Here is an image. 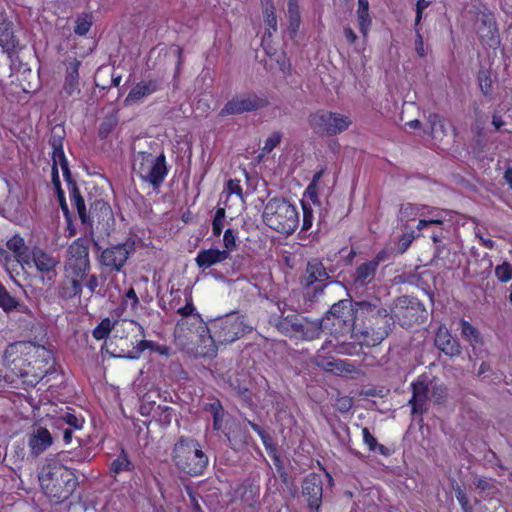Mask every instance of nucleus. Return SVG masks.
Listing matches in <instances>:
<instances>
[{
	"label": "nucleus",
	"mask_w": 512,
	"mask_h": 512,
	"mask_svg": "<svg viewBox=\"0 0 512 512\" xmlns=\"http://www.w3.org/2000/svg\"><path fill=\"white\" fill-rule=\"evenodd\" d=\"M478 81L482 93L487 96L492 90V80L487 71H480L478 74Z\"/></svg>",
	"instance_id": "55"
},
{
	"label": "nucleus",
	"mask_w": 512,
	"mask_h": 512,
	"mask_svg": "<svg viewBox=\"0 0 512 512\" xmlns=\"http://www.w3.org/2000/svg\"><path fill=\"white\" fill-rule=\"evenodd\" d=\"M6 247L13 252L16 261L23 267L28 263V256L31 249L26 245L25 240L19 234L13 235L7 242Z\"/></svg>",
	"instance_id": "33"
},
{
	"label": "nucleus",
	"mask_w": 512,
	"mask_h": 512,
	"mask_svg": "<svg viewBox=\"0 0 512 512\" xmlns=\"http://www.w3.org/2000/svg\"><path fill=\"white\" fill-rule=\"evenodd\" d=\"M137 173L142 182L159 189L169 173L165 154L161 152L154 157L151 153H141Z\"/></svg>",
	"instance_id": "12"
},
{
	"label": "nucleus",
	"mask_w": 512,
	"mask_h": 512,
	"mask_svg": "<svg viewBox=\"0 0 512 512\" xmlns=\"http://www.w3.org/2000/svg\"><path fill=\"white\" fill-rule=\"evenodd\" d=\"M88 223L93 225L97 224H109L110 221L114 220L113 211L110 204L104 199H95L90 202V208L87 211Z\"/></svg>",
	"instance_id": "24"
},
{
	"label": "nucleus",
	"mask_w": 512,
	"mask_h": 512,
	"mask_svg": "<svg viewBox=\"0 0 512 512\" xmlns=\"http://www.w3.org/2000/svg\"><path fill=\"white\" fill-rule=\"evenodd\" d=\"M117 118L113 116L105 117L100 123L98 135L101 139H106L117 125Z\"/></svg>",
	"instance_id": "47"
},
{
	"label": "nucleus",
	"mask_w": 512,
	"mask_h": 512,
	"mask_svg": "<svg viewBox=\"0 0 512 512\" xmlns=\"http://www.w3.org/2000/svg\"><path fill=\"white\" fill-rule=\"evenodd\" d=\"M0 47L10 61H13L21 50L19 39L14 32V25L6 18L0 19Z\"/></svg>",
	"instance_id": "20"
},
{
	"label": "nucleus",
	"mask_w": 512,
	"mask_h": 512,
	"mask_svg": "<svg viewBox=\"0 0 512 512\" xmlns=\"http://www.w3.org/2000/svg\"><path fill=\"white\" fill-rule=\"evenodd\" d=\"M289 30L296 33L301 24V15L298 0H288Z\"/></svg>",
	"instance_id": "42"
},
{
	"label": "nucleus",
	"mask_w": 512,
	"mask_h": 512,
	"mask_svg": "<svg viewBox=\"0 0 512 512\" xmlns=\"http://www.w3.org/2000/svg\"><path fill=\"white\" fill-rule=\"evenodd\" d=\"M328 279L329 275L322 261H320L317 258H314L308 261L301 283L305 287H310L317 282L324 283Z\"/></svg>",
	"instance_id": "26"
},
{
	"label": "nucleus",
	"mask_w": 512,
	"mask_h": 512,
	"mask_svg": "<svg viewBox=\"0 0 512 512\" xmlns=\"http://www.w3.org/2000/svg\"><path fill=\"white\" fill-rule=\"evenodd\" d=\"M203 410L212 416L213 431L222 434L233 448L247 443V431L240 429L239 423L224 409L218 398H210Z\"/></svg>",
	"instance_id": "7"
},
{
	"label": "nucleus",
	"mask_w": 512,
	"mask_h": 512,
	"mask_svg": "<svg viewBox=\"0 0 512 512\" xmlns=\"http://www.w3.org/2000/svg\"><path fill=\"white\" fill-rule=\"evenodd\" d=\"M264 23L267 28L262 37V45L272 37L273 33L277 31V16H276V7L273 0H260Z\"/></svg>",
	"instance_id": "30"
},
{
	"label": "nucleus",
	"mask_w": 512,
	"mask_h": 512,
	"mask_svg": "<svg viewBox=\"0 0 512 512\" xmlns=\"http://www.w3.org/2000/svg\"><path fill=\"white\" fill-rule=\"evenodd\" d=\"M161 89V81L158 79H146L136 83L129 91L126 102H137L144 97L152 95Z\"/></svg>",
	"instance_id": "29"
},
{
	"label": "nucleus",
	"mask_w": 512,
	"mask_h": 512,
	"mask_svg": "<svg viewBox=\"0 0 512 512\" xmlns=\"http://www.w3.org/2000/svg\"><path fill=\"white\" fill-rule=\"evenodd\" d=\"M57 200L59 202L60 208L64 214V217L66 218L67 222H71V214L68 208V204L65 199V194L62 189L56 190Z\"/></svg>",
	"instance_id": "59"
},
{
	"label": "nucleus",
	"mask_w": 512,
	"mask_h": 512,
	"mask_svg": "<svg viewBox=\"0 0 512 512\" xmlns=\"http://www.w3.org/2000/svg\"><path fill=\"white\" fill-rule=\"evenodd\" d=\"M134 469V463L123 448L119 455L111 462L109 467L110 472L115 476L122 472H133Z\"/></svg>",
	"instance_id": "37"
},
{
	"label": "nucleus",
	"mask_w": 512,
	"mask_h": 512,
	"mask_svg": "<svg viewBox=\"0 0 512 512\" xmlns=\"http://www.w3.org/2000/svg\"><path fill=\"white\" fill-rule=\"evenodd\" d=\"M457 501L459 502L462 512H473V506L470 504L468 495L461 486L456 485L453 487Z\"/></svg>",
	"instance_id": "48"
},
{
	"label": "nucleus",
	"mask_w": 512,
	"mask_h": 512,
	"mask_svg": "<svg viewBox=\"0 0 512 512\" xmlns=\"http://www.w3.org/2000/svg\"><path fill=\"white\" fill-rule=\"evenodd\" d=\"M302 496L311 512H320L323 497V480L315 472L306 475L302 481Z\"/></svg>",
	"instance_id": "19"
},
{
	"label": "nucleus",
	"mask_w": 512,
	"mask_h": 512,
	"mask_svg": "<svg viewBox=\"0 0 512 512\" xmlns=\"http://www.w3.org/2000/svg\"><path fill=\"white\" fill-rule=\"evenodd\" d=\"M359 31L364 40L368 38V33L372 25V18L369 13V1L358 0L356 10Z\"/></svg>",
	"instance_id": "34"
},
{
	"label": "nucleus",
	"mask_w": 512,
	"mask_h": 512,
	"mask_svg": "<svg viewBox=\"0 0 512 512\" xmlns=\"http://www.w3.org/2000/svg\"><path fill=\"white\" fill-rule=\"evenodd\" d=\"M412 397L409 400L412 414H422L428 400V382L425 376H419L411 383Z\"/></svg>",
	"instance_id": "23"
},
{
	"label": "nucleus",
	"mask_w": 512,
	"mask_h": 512,
	"mask_svg": "<svg viewBox=\"0 0 512 512\" xmlns=\"http://www.w3.org/2000/svg\"><path fill=\"white\" fill-rule=\"evenodd\" d=\"M13 457L15 458V461H23L25 458L31 459V457H28L24 441L14 443Z\"/></svg>",
	"instance_id": "57"
},
{
	"label": "nucleus",
	"mask_w": 512,
	"mask_h": 512,
	"mask_svg": "<svg viewBox=\"0 0 512 512\" xmlns=\"http://www.w3.org/2000/svg\"><path fill=\"white\" fill-rule=\"evenodd\" d=\"M443 210L438 208H429L427 213L422 212L420 215L425 216L424 218L418 221L416 228L418 230H422L430 225L434 226H443Z\"/></svg>",
	"instance_id": "38"
},
{
	"label": "nucleus",
	"mask_w": 512,
	"mask_h": 512,
	"mask_svg": "<svg viewBox=\"0 0 512 512\" xmlns=\"http://www.w3.org/2000/svg\"><path fill=\"white\" fill-rule=\"evenodd\" d=\"M83 286H86L91 294L97 292V288L99 287L98 277L95 274L87 273V277L84 280Z\"/></svg>",
	"instance_id": "61"
},
{
	"label": "nucleus",
	"mask_w": 512,
	"mask_h": 512,
	"mask_svg": "<svg viewBox=\"0 0 512 512\" xmlns=\"http://www.w3.org/2000/svg\"><path fill=\"white\" fill-rule=\"evenodd\" d=\"M135 249V242L132 239L104 249L100 255V263L110 271H120Z\"/></svg>",
	"instance_id": "18"
},
{
	"label": "nucleus",
	"mask_w": 512,
	"mask_h": 512,
	"mask_svg": "<svg viewBox=\"0 0 512 512\" xmlns=\"http://www.w3.org/2000/svg\"><path fill=\"white\" fill-rule=\"evenodd\" d=\"M329 313L339 326L343 325L353 327L355 308L352 309L351 305L347 301L341 300L333 304Z\"/></svg>",
	"instance_id": "32"
},
{
	"label": "nucleus",
	"mask_w": 512,
	"mask_h": 512,
	"mask_svg": "<svg viewBox=\"0 0 512 512\" xmlns=\"http://www.w3.org/2000/svg\"><path fill=\"white\" fill-rule=\"evenodd\" d=\"M207 330L214 345L213 352L216 353L218 346L230 344L251 333L252 327L245 322L244 317L234 313L210 321Z\"/></svg>",
	"instance_id": "8"
},
{
	"label": "nucleus",
	"mask_w": 512,
	"mask_h": 512,
	"mask_svg": "<svg viewBox=\"0 0 512 512\" xmlns=\"http://www.w3.org/2000/svg\"><path fill=\"white\" fill-rule=\"evenodd\" d=\"M232 196H236L239 202H244V193L241 186V180L229 179L225 185L222 193L220 194V204H225L226 207H231L229 200Z\"/></svg>",
	"instance_id": "35"
},
{
	"label": "nucleus",
	"mask_w": 512,
	"mask_h": 512,
	"mask_svg": "<svg viewBox=\"0 0 512 512\" xmlns=\"http://www.w3.org/2000/svg\"><path fill=\"white\" fill-rule=\"evenodd\" d=\"M54 422L66 427H71L75 430H81L85 420L81 415H77L75 411L72 410V412L66 411L65 413L61 414L55 419Z\"/></svg>",
	"instance_id": "40"
},
{
	"label": "nucleus",
	"mask_w": 512,
	"mask_h": 512,
	"mask_svg": "<svg viewBox=\"0 0 512 512\" xmlns=\"http://www.w3.org/2000/svg\"><path fill=\"white\" fill-rule=\"evenodd\" d=\"M139 305V298L136 294V291L133 287H130L126 293L124 294L121 303L114 310V315L116 317H122L124 311L128 306H130L131 310H136Z\"/></svg>",
	"instance_id": "39"
},
{
	"label": "nucleus",
	"mask_w": 512,
	"mask_h": 512,
	"mask_svg": "<svg viewBox=\"0 0 512 512\" xmlns=\"http://www.w3.org/2000/svg\"><path fill=\"white\" fill-rule=\"evenodd\" d=\"M276 327L282 334L300 340H313L320 334V326L300 314H288L278 321Z\"/></svg>",
	"instance_id": "13"
},
{
	"label": "nucleus",
	"mask_w": 512,
	"mask_h": 512,
	"mask_svg": "<svg viewBox=\"0 0 512 512\" xmlns=\"http://www.w3.org/2000/svg\"><path fill=\"white\" fill-rule=\"evenodd\" d=\"M393 324L398 323L403 328H411L424 322L426 309L422 302L415 297H398L390 309Z\"/></svg>",
	"instance_id": "10"
},
{
	"label": "nucleus",
	"mask_w": 512,
	"mask_h": 512,
	"mask_svg": "<svg viewBox=\"0 0 512 512\" xmlns=\"http://www.w3.org/2000/svg\"><path fill=\"white\" fill-rule=\"evenodd\" d=\"M263 222L272 230L292 235L299 226V212L295 204L284 197H272L264 206Z\"/></svg>",
	"instance_id": "6"
},
{
	"label": "nucleus",
	"mask_w": 512,
	"mask_h": 512,
	"mask_svg": "<svg viewBox=\"0 0 512 512\" xmlns=\"http://www.w3.org/2000/svg\"><path fill=\"white\" fill-rule=\"evenodd\" d=\"M427 121L431 130L432 137L436 138L440 135H445L444 120L439 114L430 113Z\"/></svg>",
	"instance_id": "46"
},
{
	"label": "nucleus",
	"mask_w": 512,
	"mask_h": 512,
	"mask_svg": "<svg viewBox=\"0 0 512 512\" xmlns=\"http://www.w3.org/2000/svg\"><path fill=\"white\" fill-rule=\"evenodd\" d=\"M143 338L144 331L142 334L135 332L131 336L129 343H125V345L121 344L120 352L114 356L120 358L137 359L146 349H149L151 352L165 357H169L171 355V348L169 346L160 345L154 341L145 340Z\"/></svg>",
	"instance_id": "15"
},
{
	"label": "nucleus",
	"mask_w": 512,
	"mask_h": 512,
	"mask_svg": "<svg viewBox=\"0 0 512 512\" xmlns=\"http://www.w3.org/2000/svg\"><path fill=\"white\" fill-rule=\"evenodd\" d=\"M415 239L414 231L403 234L398 241V249L400 253H404Z\"/></svg>",
	"instance_id": "60"
},
{
	"label": "nucleus",
	"mask_w": 512,
	"mask_h": 512,
	"mask_svg": "<svg viewBox=\"0 0 512 512\" xmlns=\"http://www.w3.org/2000/svg\"><path fill=\"white\" fill-rule=\"evenodd\" d=\"M461 335L471 345L481 344L482 337L479 330L474 327L469 321L462 319L460 321Z\"/></svg>",
	"instance_id": "41"
},
{
	"label": "nucleus",
	"mask_w": 512,
	"mask_h": 512,
	"mask_svg": "<svg viewBox=\"0 0 512 512\" xmlns=\"http://www.w3.org/2000/svg\"><path fill=\"white\" fill-rule=\"evenodd\" d=\"M282 139V134L280 132H273L265 141L264 146L262 147V154H269L272 150L277 147Z\"/></svg>",
	"instance_id": "53"
},
{
	"label": "nucleus",
	"mask_w": 512,
	"mask_h": 512,
	"mask_svg": "<svg viewBox=\"0 0 512 512\" xmlns=\"http://www.w3.org/2000/svg\"><path fill=\"white\" fill-rule=\"evenodd\" d=\"M7 368L23 383L35 387L48 374L54 372V355L52 350L32 341L10 343L4 351Z\"/></svg>",
	"instance_id": "1"
},
{
	"label": "nucleus",
	"mask_w": 512,
	"mask_h": 512,
	"mask_svg": "<svg viewBox=\"0 0 512 512\" xmlns=\"http://www.w3.org/2000/svg\"><path fill=\"white\" fill-rule=\"evenodd\" d=\"M80 66L81 62L76 58H73L66 64L63 92L67 97H71L75 94H80Z\"/></svg>",
	"instance_id": "25"
},
{
	"label": "nucleus",
	"mask_w": 512,
	"mask_h": 512,
	"mask_svg": "<svg viewBox=\"0 0 512 512\" xmlns=\"http://www.w3.org/2000/svg\"><path fill=\"white\" fill-rule=\"evenodd\" d=\"M362 436L363 443L368 447L369 451L375 452L377 449V439L367 427L362 428Z\"/></svg>",
	"instance_id": "56"
},
{
	"label": "nucleus",
	"mask_w": 512,
	"mask_h": 512,
	"mask_svg": "<svg viewBox=\"0 0 512 512\" xmlns=\"http://www.w3.org/2000/svg\"><path fill=\"white\" fill-rule=\"evenodd\" d=\"M63 139L64 136L57 134V129L54 128L52 130V134L49 138V144L53 149L52 152V165H56L61 167V170L63 172V176L66 179L68 183H71L72 177L71 172L69 169L68 161L65 156L64 150H63Z\"/></svg>",
	"instance_id": "22"
},
{
	"label": "nucleus",
	"mask_w": 512,
	"mask_h": 512,
	"mask_svg": "<svg viewBox=\"0 0 512 512\" xmlns=\"http://www.w3.org/2000/svg\"><path fill=\"white\" fill-rule=\"evenodd\" d=\"M229 258L228 251L217 248L201 249L195 257V263L202 271L222 263Z\"/></svg>",
	"instance_id": "27"
},
{
	"label": "nucleus",
	"mask_w": 512,
	"mask_h": 512,
	"mask_svg": "<svg viewBox=\"0 0 512 512\" xmlns=\"http://www.w3.org/2000/svg\"><path fill=\"white\" fill-rule=\"evenodd\" d=\"M114 331V338L117 340V348L120 350V345L129 343L131 336L135 332L142 334L143 327L136 321L116 317L114 310L111 311L110 317L103 318L92 330V336L95 340H105L109 337L111 332Z\"/></svg>",
	"instance_id": "9"
},
{
	"label": "nucleus",
	"mask_w": 512,
	"mask_h": 512,
	"mask_svg": "<svg viewBox=\"0 0 512 512\" xmlns=\"http://www.w3.org/2000/svg\"><path fill=\"white\" fill-rule=\"evenodd\" d=\"M195 310H196V308L193 305L192 298H189V299H186V304L183 307H180L177 309V314H179L183 317H187V316L193 315Z\"/></svg>",
	"instance_id": "64"
},
{
	"label": "nucleus",
	"mask_w": 512,
	"mask_h": 512,
	"mask_svg": "<svg viewBox=\"0 0 512 512\" xmlns=\"http://www.w3.org/2000/svg\"><path fill=\"white\" fill-rule=\"evenodd\" d=\"M377 270L375 263L370 260L360 264L351 276L353 284L356 287H367L374 281Z\"/></svg>",
	"instance_id": "31"
},
{
	"label": "nucleus",
	"mask_w": 512,
	"mask_h": 512,
	"mask_svg": "<svg viewBox=\"0 0 512 512\" xmlns=\"http://www.w3.org/2000/svg\"><path fill=\"white\" fill-rule=\"evenodd\" d=\"M187 493L190 499V504L193 512H204L200 503H199V495L196 494L191 488L187 487Z\"/></svg>",
	"instance_id": "62"
},
{
	"label": "nucleus",
	"mask_w": 512,
	"mask_h": 512,
	"mask_svg": "<svg viewBox=\"0 0 512 512\" xmlns=\"http://www.w3.org/2000/svg\"><path fill=\"white\" fill-rule=\"evenodd\" d=\"M236 234L231 228H228L224 231L223 235V244L224 249L222 251H228V256L230 257V253L236 248Z\"/></svg>",
	"instance_id": "54"
},
{
	"label": "nucleus",
	"mask_w": 512,
	"mask_h": 512,
	"mask_svg": "<svg viewBox=\"0 0 512 512\" xmlns=\"http://www.w3.org/2000/svg\"><path fill=\"white\" fill-rule=\"evenodd\" d=\"M393 325L390 311L379 299L374 302H355L353 329L361 335L366 346L379 345L388 336Z\"/></svg>",
	"instance_id": "2"
},
{
	"label": "nucleus",
	"mask_w": 512,
	"mask_h": 512,
	"mask_svg": "<svg viewBox=\"0 0 512 512\" xmlns=\"http://www.w3.org/2000/svg\"><path fill=\"white\" fill-rule=\"evenodd\" d=\"M495 275L500 282L506 283L512 279V264L503 262L495 268Z\"/></svg>",
	"instance_id": "51"
},
{
	"label": "nucleus",
	"mask_w": 512,
	"mask_h": 512,
	"mask_svg": "<svg viewBox=\"0 0 512 512\" xmlns=\"http://www.w3.org/2000/svg\"><path fill=\"white\" fill-rule=\"evenodd\" d=\"M93 25L92 13H82L75 20L74 33L78 36H85Z\"/></svg>",
	"instance_id": "43"
},
{
	"label": "nucleus",
	"mask_w": 512,
	"mask_h": 512,
	"mask_svg": "<svg viewBox=\"0 0 512 512\" xmlns=\"http://www.w3.org/2000/svg\"><path fill=\"white\" fill-rule=\"evenodd\" d=\"M268 105L265 97H260L253 92L240 93L233 96L220 110L219 115H238L245 112H252Z\"/></svg>",
	"instance_id": "16"
},
{
	"label": "nucleus",
	"mask_w": 512,
	"mask_h": 512,
	"mask_svg": "<svg viewBox=\"0 0 512 512\" xmlns=\"http://www.w3.org/2000/svg\"><path fill=\"white\" fill-rule=\"evenodd\" d=\"M68 185L71 204L76 208L81 222L88 223V215L85 200L82 197L79 188L77 187L76 183L72 180L71 183H68Z\"/></svg>",
	"instance_id": "36"
},
{
	"label": "nucleus",
	"mask_w": 512,
	"mask_h": 512,
	"mask_svg": "<svg viewBox=\"0 0 512 512\" xmlns=\"http://www.w3.org/2000/svg\"><path fill=\"white\" fill-rule=\"evenodd\" d=\"M248 424L252 430L258 434L267 452L270 453L271 451H274L275 444L272 436L257 423L248 421Z\"/></svg>",
	"instance_id": "45"
},
{
	"label": "nucleus",
	"mask_w": 512,
	"mask_h": 512,
	"mask_svg": "<svg viewBox=\"0 0 512 512\" xmlns=\"http://www.w3.org/2000/svg\"><path fill=\"white\" fill-rule=\"evenodd\" d=\"M308 123L312 131L319 136H336L346 131L352 120L346 115L319 109L309 115Z\"/></svg>",
	"instance_id": "11"
},
{
	"label": "nucleus",
	"mask_w": 512,
	"mask_h": 512,
	"mask_svg": "<svg viewBox=\"0 0 512 512\" xmlns=\"http://www.w3.org/2000/svg\"><path fill=\"white\" fill-rule=\"evenodd\" d=\"M175 467L192 477L201 476L209 464V457L200 442L192 436H180L171 453Z\"/></svg>",
	"instance_id": "5"
},
{
	"label": "nucleus",
	"mask_w": 512,
	"mask_h": 512,
	"mask_svg": "<svg viewBox=\"0 0 512 512\" xmlns=\"http://www.w3.org/2000/svg\"><path fill=\"white\" fill-rule=\"evenodd\" d=\"M435 345L445 355L455 357L461 354V346L457 339L446 329L440 327L435 335Z\"/></svg>",
	"instance_id": "28"
},
{
	"label": "nucleus",
	"mask_w": 512,
	"mask_h": 512,
	"mask_svg": "<svg viewBox=\"0 0 512 512\" xmlns=\"http://www.w3.org/2000/svg\"><path fill=\"white\" fill-rule=\"evenodd\" d=\"M415 51L420 58H424L427 55L424 46L423 36L419 28H415Z\"/></svg>",
	"instance_id": "58"
},
{
	"label": "nucleus",
	"mask_w": 512,
	"mask_h": 512,
	"mask_svg": "<svg viewBox=\"0 0 512 512\" xmlns=\"http://www.w3.org/2000/svg\"><path fill=\"white\" fill-rule=\"evenodd\" d=\"M59 261L50 253L39 247H33L31 254L28 256V263L25 266L35 267L37 276L42 285L51 287L57 278V266Z\"/></svg>",
	"instance_id": "14"
},
{
	"label": "nucleus",
	"mask_w": 512,
	"mask_h": 512,
	"mask_svg": "<svg viewBox=\"0 0 512 512\" xmlns=\"http://www.w3.org/2000/svg\"><path fill=\"white\" fill-rule=\"evenodd\" d=\"M328 370L332 372H348L350 371L347 369L348 364L344 360H333L331 362H328Z\"/></svg>",
	"instance_id": "63"
},
{
	"label": "nucleus",
	"mask_w": 512,
	"mask_h": 512,
	"mask_svg": "<svg viewBox=\"0 0 512 512\" xmlns=\"http://www.w3.org/2000/svg\"><path fill=\"white\" fill-rule=\"evenodd\" d=\"M90 269L88 241L85 238H77L67 250L66 275L60 288V296L64 299L80 297Z\"/></svg>",
	"instance_id": "3"
},
{
	"label": "nucleus",
	"mask_w": 512,
	"mask_h": 512,
	"mask_svg": "<svg viewBox=\"0 0 512 512\" xmlns=\"http://www.w3.org/2000/svg\"><path fill=\"white\" fill-rule=\"evenodd\" d=\"M19 303L6 287L0 282V308L5 312H11L18 307Z\"/></svg>",
	"instance_id": "44"
},
{
	"label": "nucleus",
	"mask_w": 512,
	"mask_h": 512,
	"mask_svg": "<svg viewBox=\"0 0 512 512\" xmlns=\"http://www.w3.org/2000/svg\"><path fill=\"white\" fill-rule=\"evenodd\" d=\"M54 437L45 427H38L28 435L27 446L29 448L28 457L35 459L43 454L53 444Z\"/></svg>",
	"instance_id": "21"
},
{
	"label": "nucleus",
	"mask_w": 512,
	"mask_h": 512,
	"mask_svg": "<svg viewBox=\"0 0 512 512\" xmlns=\"http://www.w3.org/2000/svg\"><path fill=\"white\" fill-rule=\"evenodd\" d=\"M488 40L485 39L486 36H482L483 41L490 47H495L499 44V35L498 28L495 21L488 22Z\"/></svg>",
	"instance_id": "52"
},
{
	"label": "nucleus",
	"mask_w": 512,
	"mask_h": 512,
	"mask_svg": "<svg viewBox=\"0 0 512 512\" xmlns=\"http://www.w3.org/2000/svg\"><path fill=\"white\" fill-rule=\"evenodd\" d=\"M230 496L231 502L240 503L243 512H257L260 509V486L250 479L235 487Z\"/></svg>",
	"instance_id": "17"
},
{
	"label": "nucleus",
	"mask_w": 512,
	"mask_h": 512,
	"mask_svg": "<svg viewBox=\"0 0 512 512\" xmlns=\"http://www.w3.org/2000/svg\"><path fill=\"white\" fill-rule=\"evenodd\" d=\"M53 426L56 429L53 436L54 438L57 439L61 435L64 444H70L72 442L73 434L76 431L75 429L60 425L56 422L53 423Z\"/></svg>",
	"instance_id": "49"
},
{
	"label": "nucleus",
	"mask_w": 512,
	"mask_h": 512,
	"mask_svg": "<svg viewBox=\"0 0 512 512\" xmlns=\"http://www.w3.org/2000/svg\"><path fill=\"white\" fill-rule=\"evenodd\" d=\"M39 481L45 495L55 504L69 499L78 486L75 473L56 460L43 466Z\"/></svg>",
	"instance_id": "4"
},
{
	"label": "nucleus",
	"mask_w": 512,
	"mask_h": 512,
	"mask_svg": "<svg viewBox=\"0 0 512 512\" xmlns=\"http://www.w3.org/2000/svg\"><path fill=\"white\" fill-rule=\"evenodd\" d=\"M301 206L303 211L301 231L306 232L312 227L314 214L312 207L308 203L302 201Z\"/></svg>",
	"instance_id": "50"
}]
</instances>
